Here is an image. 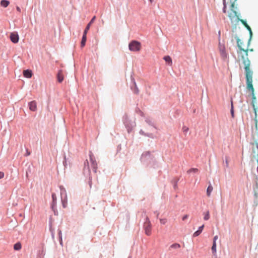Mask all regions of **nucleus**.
Masks as SVG:
<instances>
[{
	"instance_id": "nucleus-20",
	"label": "nucleus",
	"mask_w": 258,
	"mask_h": 258,
	"mask_svg": "<svg viewBox=\"0 0 258 258\" xmlns=\"http://www.w3.org/2000/svg\"><path fill=\"white\" fill-rule=\"evenodd\" d=\"M213 190V187L211 185H209L207 189V195L208 197H209L211 195V193Z\"/></svg>"
},
{
	"instance_id": "nucleus-16",
	"label": "nucleus",
	"mask_w": 258,
	"mask_h": 258,
	"mask_svg": "<svg viewBox=\"0 0 258 258\" xmlns=\"http://www.w3.org/2000/svg\"><path fill=\"white\" fill-rule=\"evenodd\" d=\"M163 59L165 61L168 63L169 66H171L172 64V59L169 56H165L164 57Z\"/></svg>"
},
{
	"instance_id": "nucleus-27",
	"label": "nucleus",
	"mask_w": 258,
	"mask_h": 258,
	"mask_svg": "<svg viewBox=\"0 0 258 258\" xmlns=\"http://www.w3.org/2000/svg\"><path fill=\"white\" fill-rule=\"evenodd\" d=\"M182 130L184 134H186L189 131V128L186 126H183L182 127Z\"/></svg>"
},
{
	"instance_id": "nucleus-13",
	"label": "nucleus",
	"mask_w": 258,
	"mask_h": 258,
	"mask_svg": "<svg viewBox=\"0 0 258 258\" xmlns=\"http://www.w3.org/2000/svg\"><path fill=\"white\" fill-rule=\"evenodd\" d=\"M87 33L84 32V34H83L82 41L81 42V47H83L85 45V43H86V40H87V37H86Z\"/></svg>"
},
{
	"instance_id": "nucleus-36",
	"label": "nucleus",
	"mask_w": 258,
	"mask_h": 258,
	"mask_svg": "<svg viewBox=\"0 0 258 258\" xmlns=\"http://www.w3.org/2000/svg\"><path fill=\"white\" fill-rule=\"evenodd\" d=\"M91 164L93 166L95 165V162H91Z\"/></svg>"
},
{
	"instance_id": "nucleus-9",
	"label": "nucleus",
	"mask_w": 258,
	"mask_h": 258,
	"mask_svg": "<svg viewBox=\"0 0 258 258\" xmlns=\"http://www.w3.org/2000/svg\"><path fill=\"white\" fill-rule=\"evenodd\" d=\"M29 109L31 111H35L37 109V104L36 101H32L29 103Z\"/></svg>"
},
{
	"instance_id": "nucleus-31",
	"label": "nucleus",
	"mask_w": 258,
	"mask_h": 258,
	"mask_svg": "<svg viewBox=\"0 0 258 258\" xmlns=\"http://www.w3.org/2000/svg\"><path fill=\"white\" fill-rule=\"evenodd\" d=\"M4 176V172H0V179L3 178Z\"/></svg>"
},
{
	"instance_id": "nucleus-5",
	"label": "nucleus",
	"mask_w": 258,
	"mask_h": 258,
	"mask_svg": "<svg viewBox=\"0 0 258 258\" xmlns=\"http://www.w3.org/2000/svg\"><path fill=\"white\" fill-rule=\"evenodd\" d=\"M144 229L146 235H151L152 231V224L148 217L146 218V220L144 224Z\"/></svg>"
},
{
	"instance_id": "nucleus-38",
	"label": "nucleus",
	"mask_w": 258,
	"mask_h": 258,
	"mask_svg": "<svg viewBox=\"0 0 258 258\" xmlns=\"http://www.w3.org/2000/svg\"><path fill=\"white\" fill-rule=\"evenodd\" d=\"M151 3L153 2V0H149Z\"/></svg>"
},
{
	"instance_id": "nucleus-1",
	"label": "nucleus",
	"mask_w": 258,
	"mask_h": 258,
	"mask_svg": "<svg viewBox=\"0 0 258 258\" xmlns=\"http://www.w3.org/2000/svg\"><path fill=\"white\" fill-rule=\"evenodd\" d=\"M236 41L238 48L237 50L238 60L239 62L241 61V64L243 65V68L245 74L246 88L247 90L251 92L253 107L255 111V115H256V109L254 104V102L256 100V97L254 94V89L252 85L253 72L250 68V61L247 57L248 49L247 47H244L243 46V42L238 37L236 38Z\"/></svg>"
},
{
	"instance_id": "nucleus-11",
	"label": "nucleus",
	"mask_w": 258,
	"mask_h": 258,
	"mask_svg": "<svg viewBox=\"0 0 258 258\" xmlns=\"http://www.w3.org/2000/svg\"><path fill=\"white\" fill-rule=\"evenodd\" d=\"M181 247L180 244L178 243H174L171 244L169 247V250H172L173 249H177L180 248Z\"/></svg>"
},
{
	"instance_id": "nucleus-33",
	"label": "nucleus",
	"mask_w": 258,
	"mask_h": 258,
	"mask_svg": "<svg viewBox=\"0 0 258 258\" xmlns=\"http://www.w3.org/2000/svg\"><path fill=\"white\" fill-rule=\"evenodd\" d=\"M247 29L249 31L250 34L251 35L252 34V31H251V29L250 27L249 26V27L247 28Z\"/></svg>"
},
{
	"instance_id": "nucleus-23",
	"label": "nucleus",
	"mask_w": 258,
	"mask_h": 258,
	"mask_svg": "<svg viewBox=\"0 0 258 258\" xmlns=\"http://www.w3.org/2000/svg\"><path fill=\"white\" fill-rule=\"evenodd\" d=\"M62 206L63 208H66L67 206V196H66V197L63 199H62Z\"/></svg>"
},
{
	"instance_id": "nucleus-14",
	"label": "nucleus",
	"mask_w": 258,
	"mask_h": 258,
	"mask_svg": "<svg viewBox=\"0 0 258 258\" xmlns=\"http://www.w3.org/2000/svg\"><path fill=\"white\" fill-rule=\"evenodd\" d=\"M96 19V16H94L91 20L90 21V22L88 24V25H87L85 30L84 32H86L87 33L88 32V31L90 29V27L91 26V25L94 22V21H95V20Z\"/></svg>"
},
{
	"instance_id": "nucleus-3",
	"label": "nucleus",
	"mask_w": 258,
	"mask_h": 258,
	"mask_svg": "<svg viewBox=\"0 0 258 258\" xmlns=\"http://www.w3.org/2000/svg\"><path fill=\"white\" fill-rule=\"evenodd\" d=\"M230 3V12L228 14V17L230 19L232 23L236 24L238 23L240 19H239L235 10L236 8L235 7L234 2Z\"/></svg>"
},
{
	"instance_id": "nucleus-26",
	"label": "nucleus",
	"mask_w": 258,
	"mask_h": 258,
	"mask_svg": "<svg viewBox=\"0 0 258 258\" xmlns=\"http://www.w3.org/2000/svg\"><path fill=\"white\" fill-rule=\"evenodd\" d=\"M199 171V170L197 168H191L190 169L187 171V173H197Z\"/></svg>"
},
{
	"instance_id": "nucleus-35",
	"label": "nucleus",
	"mask_w": 258,
	"mask_h": 258,
	"mask_svg": "<svg viewBox=\"0 0 258 258\" xmlns=\"http://www.w3.org/2000/svg\"><path fill=\"white\" fill-rule=\"evenodd\" d=\"M17 10L19 12H20L21 10H20V8L19 7H17Z\"/></svg>"
},
{
	"instance_id": "nucleus-34",
	"label": "nucleus",
	"mask_w": 258,
	"mask_h": 258,
	"mask_svg": "<svg viewBox=\"0 0 258 258\" xmlns=\"http://www.w3.org/2000/svg\"><path fill=\"white\" fill-rule=\"evenodd\" d=\"M187 217H188L187 215H185L184 216H183L182 217V220H184L186 219L187 218Z\"/></svg>"
},
{
	"instance_id": "nucleus-32",
	"label": "nucleus",
	"mask_w": 258,
	"mask_h": 258,
	"mask_svg": "<svg viewBox=\"0 0 258 258\" xmlns=\"http://www.w3.org/2000/svg\"><path fill=\"white\" fill-rule=\"evenodd\" d=\"M218 239V236H215L214 238H213V242H216V241L217 239Z\"/></svg>"
},
{
	"instance_id": "nucleus-28",
	"label": "nucleus",
	"mask_w": 258,
	"mask_h": 258,
	"mask_svg": "<svg viewBox=\"0 0 258 258\" xmlns=\"http://www.w3.org/2000/svg\"><path fill=\"white\" fill-rule=\"evenodd\" d=\"M52 199V202L53 204L54 205L55 204L56 200L57 199V197H56L55 195L54 194H52L51 195Z\"/></svg>"
},
{
	"instance_id": "nucleus-15",
	"label": "nucleus",
	"mask_w": 258,
	"mask_h": 258,
	"mask_svg": "<svg viewBox=\"0 0 258 258\" xmlns=\"http://www.w3.org/2000/svg\"><path fill=\"white\" fill-rule=\"evenodd\" d=\"M23 75L25 77H26L27 78H30L32 77V73L31 71L27 70L24 71Z\"/></svg>"
},
{
	"instance_id": "nucleus-19",
	"label": "nucleus",
	"mask_w": 258,
	"mask_h": 258,
	"mask_svg": "<svg viewBox=\"0 0 258 258\" xmlns=\"http://www.w3.org/2000/svg\"><path fill=\"white\" fill-rule=\"evenodd\" d=\"M220 51L221 56L224 58L226 57V53L225 52L224 47H220Z\"/></svg>"
},
{
	"instance_id": "nucleus-22",
	"label": "nucleus",
	"mask_w": 258,
	"mask_h": 258,
	"mask_svg": "<svg viewBox=\"0 0 258 258\" xmlns=\"http://www.w3.org/2000/svg\"><path fill=\"white\" fill-rule=\"evenodd\" d=\"M211 250L212 251L213 253L215 254L216 252V242H213V245L211 247Z\"/></svg>"
},
{
	"instance_id": "nucleus-12",
	"label": "nucleus",
	"mask_w": 258,
	"mask_h": 258,
	"mask_svg": "<svg viewBox=\"0 0 258 258\" xmlns=\"http://www.w3.org/2000/svg\"><path fill=\"white\" fill-rule=\"evenodd\" d=\"M151 154L149 152H146L143 154L142 156V159L143 160H150L152 159V158H150Z\"/></svg>"
},
{
	"instance_id": "nucleus-25",
	"label": "nucleus",
	"mask_w": 258,
	"mask_h": 258,
	"mask_svg": "<svg viewBox=\"0 0 258 258\" xmlns=\"http://www.w3.org/2000/svg\"><path fill=\"white\" fill-rule=\"evenodd\" d=\"M230 112H231V114L232 117H234V109H233V101H231V110H230Z\"/></svg>"
},
{
	"instance_id": "nucleus-24",
	"label": "nucleus",
	"mask_w": 258,
	"mask_h": 258,
	"mask_svg": "<svg viewBox=\"0 0 258 258\" xmlns=\"http://www.w3.org/2000/svg\"><path fill=\"white\" fill-rule=\"evenodd\" d=\"M204 220H207L209 219V218H210V214H209V211H207L206 213H204Z\"/></svg>"
},
{
	"instance_id": "nucleus-7",
	"label": "nucleus",
	"mask_w": 258,
	"mask_h": 258,
	"mask_svg": "<svg viewBox=\"0 0 258 258\" xmlns=\"http://www.w3.org/2000/svg\"><path fill=\"white\" fill-rule=\"evenodd\" d=\"M10 39L14 43L19 41V37L17 32H13L10 34Z\"/></svg>"
},
{
	"instance_id": "nucleus-17",
	"label": "nucleus",
	"mask_w": 258,
	"mask_h": 258,
	"mask_svg": "<svg viewBox=\"0 0 258 258\" xmlns=\"http://www.w3.org/2000/svg\"><path fill=\"white\" fill-rule=\"evenodd\" d=\"M9 4H10V2L8 1H6V0H2L1 2V5L2 7H5V8L7 7L8 6V5H9Z\"/></svg>"
},
{
	"instance_id": "nucleus-10",
	"label": "nucleus",
	"mask_w": 258,
	"mask_h": 258,
	"mask_svg": "<svg viewBox=\"0 0 258 258\" xmlns=\"http://www.w3.org/2000/svg\"><path fill=\"white\" fill-rule=\"evenodd\" d=\"M204 227V225H203L201 226H200L198 230H197V231H196L194 233V234L192 235L193 237H197V236H199L202 232Z\"/></svg>"
},
{
	"instance_id": "nucleus-30",
	"label": "nucleus",
	"mask_w": 258,
	"mask_h": 258,
	"mask_svg": "<svg viewBox=\"0 0 258 258\" xmlns=\"http://www.w3.org/2000/svg\"><path fill=\"white\" fill-rule=\"evenodd\" d=\"M160 221L162 224H165L167 222V219H160Z\"/></svg>"
},
{
	"instance_id": "nucleus-6",
	"label": "nucleus",
	"mask_w": 258,
	"mask_h": 258,
	"mask_svg": "<svg viewBox=\"0 0 258 258\" xmlns=\"http://www.w3.org/2000/svg\"><path fill=\"white\" fill-rule=\"evenodd\" d=\"M124 123L127 128L128 133H130L132 128L136 126L135 122L130 121L127 117H125L124 119Z\"/></svg>"
},
{
	"instance_id": "nucleus-39",
	"label": "nucleus",
	"mask_w": 258,
	"mask_h": 258,
	"mask_svg": "<svg viewBox=\"0 0 258 258\" xmlns=\"http://www.w3.org/2000/svg\"><path fill=\"white\" fill-rule=\"evenodd\" d=\"M250 51H253V49H251L249 50Z\"/></svg>"
},
{
	"instance_id": "nucleus-2",
	"label": "nucleus",
	"mask_w": 258,
	"mask_h": 258,
	"mask_svg": "<svg viewBox=\"0 0 258 258\" xmlns=\"http://www.w3.org/2000/svg\"><path fill=\"white\" fill-rule=\"evenodd\" d=\"M255 126L256 130L252 134V142H251V144L252 145V157L253 161H258V127L256 119L255 120Z\"/></svg>"
},
{
	"instance_id": "nucleus-21",
	"label": "nucleus",
	"mask_w": 258,
	"mask_h": 258,
	"mask_svg": "<svg viewBox=\"0 0 258 258\" xmlns=\"http://www.w3.org/2000/svg\"><path fill=\"white\" fill-rule=\"evenodd\" d=\"M22 245L20 242H17L14 245V249L16 250H19L21 249Z\"/></svg>"
},
{
	"instance_id": "nucleus-29",
	"label": "nucleus",
	"mask_w": 258,
	"mask_h": 258,
	"mask_svg": "<svg viewBox=\"0 0 258 258\" xmlns=\"http://www.w3.org/2000/svg\"><path fill=\"white\" fill-rule=\"evenodd\" d=\"M239 21L242 23V24L246 28V29L249 27V26L243 20L240 19Z\"/></svg>"
},
{
	"instance_id": "nucleus-37",
	"label": "nucleus",
	"mask_w": 258,
	"mask_h": 258,
	"mask_svg": "<svg viewBox=\"0 0 258 258\" xmlns=\"http://www.w3.org/2000/svg\"><path fill=\"white\" fill-rule=\"evenodd\" d=\"M138 92H139V90H138V89H137V91H136V93H138Z\"/></svg>"
},
{
	"instance_id": "nucleus-40",
	"label": "nucleus",
	"mask_w": 258,
	"mask_h": 258,
	"mask_svg": "<svg viewBox=\"0 0 258 258\" xmlns=\"http://www.w3.org/2000/svg\"><path fill=\"white\" fill-rule=\"evenodd\" d=\"M87 166H89V162H87Z\"/></svg>"
},
{
	"instance_id": "nucleus-8",
	"label": "nucleus",
	"mask_w": 258,
	"mask_h": 258,
	"mask_svg": "<svg viewBox=\"0 0 258 258\" xmlns=\"http://www.w3.org/2000/svg\"><path fill=\"white\" fill-rule=\"evenodd\" d=\"M64 75L62 70H59L57 74V79L59 83H61L63 80Z\"/></svg>"
},
{
	"instance_id": "nucleus-4",
	"label": "nucleus",
	"mask_w": 258,
	"mask_h": 258,
	"mask_svg": "<svg viewBox=\"0 0 258 258\" xmlns=\"http://www.w3.org/2000/svg\"><path fill=\"white\" fill-rule=\"evenodd\" d=\"M128 48L132 51H139L141 49V44L138 41L133 40L129 43Z\"/></svg>"
},
{
	"instance_id": "nucleus-18",
	"label": "nucleus",
	"mask_w": 258,
	"mask_h": 258,
	"mask_svg": "<svg viewBox=\"0 0 258 258\" xmlns=\"http://www.w3.org/2000/svg\"><path fill=\"white\" fill-rule=\"evenodd\" d=\"M226 0H223V5H224V8L223 9V12L224 13H226ZM227 1H229L230 3H232V2H234L235 1L234 0H227Z\"/></svg>"
}]
</instances>
